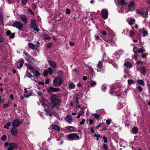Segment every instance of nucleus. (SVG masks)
<instances>
[{"instance_id":"c756f323","label":"nucleus","mask_w":150,"mask_h":150,"mask_svg":"<svg viewBox=\"0 0 150 150\" xmlns=\"http://www.w3.org/2000/svg\"><path fill=\"white\" fill-rule=\"evenodd\" d=\"M28 45L29 47L32 50H34L35 48V45L31 43H29Z\"/></svg>"},{"instance_id":"5701e85b","label":"nucleus","mask_w":150,"mask_h":150,"mask_svg":"<svg viewBox=\"0 0 150 150\" xmlns=\"http://www.w3.org/2000/svg\"><path fill=\"white\" fill-rule=\"evenodd\" d=\"M124 65L127 68H128L131 67H132V64L129 61H127L125 63Z\"/></svg>"},{"instance_id":"a878e982","label":"nucleus","mask_w":150,"mask_h":150,"mask_svg":"<svg viewBox=\"0 0 150 150\" xmlns=\"http://www.w3.org/2000/svg\"><path fill=\"white\" fill-rule=\"evenodd\" d=\"M138 131V128L136 127H134L132 129V132L134 134H137Z\"/></svg>"},{"instance_id":"72a5a7b5","label":"nucleus","mask_w":150,"mask_h":150,"mask_svg":"<svg viewBox=\"0 0 150 150\" xmlns=\"http://www.w3.org/2000/svg\"><path fill=\"white\" fill-rule=\"evenodd\" d=\"M89 68L90 69L91 71V77L92 78H93V76L95 75V73L94 72L93 69L91 67H89Z\"/></svg>"},{"instance_id":"3c124183","label":"nucleus","mask_w":150,"mask_h":150,"mask_svg":"<svg viewBox=\"0 0 150 150\" xmlns=\"http://www.w3.org/2000/svg\"><path fill=\"white\" fill-rule=\"evenodd\" d=\"M4 38L2 35H0V43L4 42Z\"/></svg>"},{"instance_id":"5fc2aeb1","label":"nucleus","mask_w":150,"mask_h":150,"mask_svg":"<svg viewBox=\"0 0 150 150\" xmlns=\"http://www.w3.org/2000/svg\"><path fill=\"white\" fill-rule=\"evenodd\" d=\"M111 122V121L109 119H108L106 121V123L107 125H109Z\"/></svg>"},{"instance_id":"e2e57ef3","label":"nucleus","mask_w":150,"mask_h":150,"mask_svg":"<svg viewBox=\"0 0 150 150\" xmlns=\"http://www.w3.org/2000/svg\"><path fill=\"white\" fill-rule=\"evenodd\" d=\"M95 39L96 40H98L100 39L99 36L98 35H95Z\"/></svg>"},{"instance_id":"ddd939ff","label":"nucleus","mask_w":150,"mask_h":150,"mask_svg":"<svg viewBox=\"0 0 150 150\" xmlns=\"http://www.w3.org/2000/svg\"><path fill=\"white\" fill-rule=\"evenodd\" d=\"M138 31L139 33H143V37H144L146 36L148 34L147 31L144 28L139 30Z\"/></svg>"},{"instance_id":"f03ea898","label":"nucleus","mask_w":150,"mask_h":150,"mask_svg":"<svg viewBox=\"0 0 150 150\" xmlns=\"http://www.w3.org/2000/svg\"><path fill=\"white\" fill-rule=\"evenodd\" d=\"M136 11L137 14H139V16H141L143 18H146L148 17V12L146 9L142 10L137 9Z\"/></svg>"},{"instance_id":"9b49d317","label":"nucleus","mask_w":150,"mask_h":150,"mask_svg":"<svg viewBox=\"0 0 150 150\" xmlns=\"http://www.w3.org/2000/svg\"><path fill=\"white\" fill-rule=\"evenodd\" d=\"M45 111L50 117H52V115L54 114L53 111L50 108V106L47 108H45Z\"/></svg>"},{"instance_id":"2eb2a0df","label":"nucleus","mask_w":150,"mask_h":150,"mask_svg":"<svg viewBox=\"0 0 150 150\" xmlns=\"http://www.w3.org/2000/svg\"><path fill=\"white\" fill-rule=\"evenodd\" d=\"M24 63V61L23 60L17 62L16 64L17 68L20 69L22 67Z\"/></svg>"},{"instance_id":"09e8293b","label":"nucleus","mask_w":150,"mask_h":150,"mask_svg":"<svg viewBox=\"0 0 150 150\" xmlns=\"http://www.w3.org/2000/svg\"><path fill=\"white\" fill-rule=\"evenodd\" d=\"M139 92H141L143 90V88L140 86H138L137 87Z\"/></svg>"},{"instance_id":"69168bd1","label":"nucleus","mask_w":150,"mask_h":150,"mask_svg":"<svg viewBox=\"0 0 150 150\" xmlns=\"http://www.w3.org/2000/svg\"><path fill=\"white\" fill-rule=\"evenodd\" d=\"M144 51V50L143 49L141 48L138 51V53H142Z\"/></svg>"},{"instance_id":"a18cd8bd","label":"nucleus","mask_w":150,"mask_h":150,"mask_svg":"<svg viewBox=\"0 0 150 150\" xmlns=\"http://www.w3.org/2000/svg\"><path fill=\"white\" fill-rule=\"evenodd\" d=\"M128 84L129 85H131L134 82V80L132 79H129L127 80Z\"/></svg>"},{"instance_id":"f3484780","label":"nucleus","mask_w":150,"mask_h":150,"mask_svg":"<svg viewBox=\"0 0 150 150\" xmlns=\"http://www.w3.org/2000/svg\"><path fill=\"white\" fill-rule=\"evenodd\" d=\"M21 21L24 22L25 24L27 23V18L26 15L25 14H22L21 16Z\"/></svg>"},{"instance_id":"dca6fc26","label":"nucleus","mask_w":150,"mask_h":150,"mask_svg":"<svg viewBox=\"0 0 150 150\" xmlns=\"http://www.w3.org/2000/svg\"><path fill=\"white\" fill-rule=\"evenodd\" d=\"M48 62L50 66L53 68L55 69L57 68V64L55 62L51 60H49Z\"/></svg>"},{"instance_id":"a19ab883","label":"nucleus","mask_w":150,"mask_h":150,"mask_svg":"<svg viewBox=\"0 0 150 150\" xmlns=\"http://www.w3.org/2000/svg\"><path fill=\"white\" fill-rule=\"evenodd\" d=\"M47 71H48V72L50 75L52 74L53 73L51 67H49Z\"/></svg>"},{"instance_id":"0eeeda50","label":"nucleus","mask_w":150,"mask_h":150,"mask_svg":"<svg viewBox=\"0 0 150 150\" xmlns=\"http://www.w3.org/2000/svg\"><path fill=\"white\" fill-rule=\"evenodd\" d=\"M30 25L32 28H33L34 30H35L37 32L39 31V28H37V25L36 23V21L35 19H32L31 23Z\"/></svg>"},{"instance_id":"7ed1b4c3","label":"nucleus","mask_w":150,"mask_h":150,"mask_svg":"<svg viewBox=\"0 0 150 150\" xmlns=\"http://www.w3.org/2000/svg\"><path fill=\"white\" fill-rule=\"evenodd\" d=\"M12 26L20 30H22L23 27V24L19 21H16L13 23Z\"/></svg>"},{"instance_id":"c03bdc74","label":"nucleus","mask_w":150,"mask_h":150,"mask_svg":"<svg viewBox=\"0 0 150 150\" xmlns=\"http://www.w3.org/2000/svg\"><path fill=\"white\" fill-rule=\"evenodd\" d=\"M129 32L130 33L129 35L130 37H132L134 36L135 33L134 32L132 31H129Z\"/></svg>"},{"instance_id":"7c9ffc66","label":"nucleus","mask_w":150,"mask_h":150,"mask_svg":"<svg viewBox=\"0 0 150 150\" xmlns=\"http://www.w3.org/2000/svg\"><path fill=\"white\" fill-rule=\"evenodd\" d=\"M103 66V63L101 61H99L98 62V63L97 64V67L99 69H102V67Z\"/></svg>"},{"instance_id":"ea45409f","label":"nucleus","mask_w":150,"mask_h":150,"mask_svg":"<svg viewBox=\"0 0 150 150\" xmlns=\"http://www.w3.org/2000/svg\"><path fill=\"white\" fill-rule=\"evenodd\" d=\"M34 76L35 77H37L38 76H40V74L38 71H36L35 72V74H33Z\"/></svg>"},{"instance_id":"4c0bfd02","label":"nucleus","mask_w":150,"mask_h":150,"mask_svg":"<svg viewBox=\"0 0 150 150\" xmlns=\"http://www.w3.org/2000/svg\"><path fill=\"white\" fill-rule=\"evenodd\" d=\"M133 51L134 52V54H137L138 52V48L136 46H134L133 48Z\"/></svg>"},{"instance_id":"c85d7f7f","label":"nucleus","mask_w":150,"mask_h":150,"mask_svg":"<svg viewBox=\"0 0 150 150\" xmlns=\"http://www.w3.org/2000/svg\"><path fill=\"white\" fill-rule=\"evenodd\" d=\"M25 64L27 65L26 67L28 69H30L33 71H34L35 69L31 65L27 64Z\"/></svg>"},{"instance_id":"b1692460","label":"nucleus","mask_w":150,"mask_h":150,"mask_svg":"<svg viewBox=\"0 0 150 150\" xmlns=\"http://www.w3.org/2000/svg\"><path fill=\"white\" fill-rule=\"evenodd\" d=\"M118 3L119 5L123 6L127 4V3L125 2V0H120L119 1Z\"/></svg>"},{"instance_id":"052dcab7","label":"nucleus","mask_w":150,"mask_h":150,"mask_svg":"<svg viewBox=\"0 0 150 150\" xmlns=\"http://www.w3.org/2000/svg\"><path fill=\"white\" fill-rule=\"evenodd\" d=\"M42 105L44 106V108H47V107H48L49 106L48 105H46L45 103H43L42 104Z\"/></svg>"},{"instance_id":"58836bf2","label":"nucleus","mask_w":150,"mask_h":150,"mask_svg":"<svg viewBox=\"0 0 150 150\" xmlns=\"http://www.w3.org/2000/svg\"><path fill=\"white\" fill-rule=\"evenodd\" d=\"M53 44L52 42H49L47 45L46 47L47 49L50 48L52 45Z\"/></svg>"},{"instance_id":"8fccbe9b","label":"nucleus","mask_w":150,"mask_h":150,"mask_svg":"<svg viewBox=\"0 0 150 150\" xmlns=\"http://www.w3.org/2000/svg\"><path fill=\"white\" fill-rule=\"evenodd\" d=\"M103 147L105 150H107L108 148L107 145L105 144L103 145Z\"/></svg>"},{"instance_id":"864d4df0","label":"nucleus","mask_w":150,"mask_h":150,"mask_svg":"<svg viewBox=\"0 0 150 150\" xmlns=\"http://www.w3.org/2000/svg\"><path fill=\"white\" fill-rule=\"evenodd\" d=\"M28 11L29 13H30L31 15H34V13L32 11V10L30 9H28Z\"/></svg>"},{"instance_id":"338daca9","label":"nucleus","mask_w":150,"mask_h":150,"mask_svg":"<svg viewBox=\"0 0 150 150\" xmlns=\"http://www.w3.org/2000/svg\"><path fill=\"white\" fill-rule=\"evenodd\" d=\"M0 21L1 23H2L3 21V17L1 15H0Z\"/></svg>"},{"instance_id":"39448f33","label":"nucleus","mask_w":150,"mask_h":150,"mask_svg":"<svg viewBox=\"0 0 150 150\" xmlns=\"http://www.w3.org/2000/svg\"><path fill=\"white\" fill-rule=\"evenodd\" d=\"M23 119L21 120L20 121L17 119H15L12 123V125L13 127H17L21 124L23 121Z\"/></svg>"},{"instance_id":"1a4fd4ad","label":"nucleus","mask_w":150,"mask_h":150,"mask_svg":"<svg viewBox=\"0 0 150 150\" xmlns=\"http://www.w3.org/2000/svg\"><path fill=\"white\" fill-rule=\"evenodd\" d=\"M115 40V38L113 36H110L108 39L107 38H105V40L110 43L114 44Z\"/></svg>"},{"instance_id":"79ce46f5","label":"nucleus","mask_w":150,"mask_h":150,"mask_svg":"<svg viewBox=\"0 0 150 150\" xmlns=\"http://www.w3.org/2000/svg\"><path fill=\"white\" fill-rule=\"evenodd\" d=\"M26 75L28 78H31L33 77V76L30 73H26L25 74Z\"/></svg>"},{"instance_id":"680f3d73","label":"nucleus","mask_w":150,"mask_h":150,"mask_svg":"<svg viewBox=\"0 0 150 150\" xmlns=\"http://www.w3.org/2000/svg\"><path fill=\"white\" fill-rule=\"evenodd\" d=\"M27 2V0H21V3L22 4L25 5Z\"/></svg>"},{"instance_id":"aec40b11","label":"nucleus","mask_w":150,"mask_h":150,"mask_svg":"<svg viewBox=\"0 0 150 150\" xmlns=\"http://www.w3.org/2000/svg\"><path fill=\"white\" fill-rule=\"evenodd\" d=\"M10 148L13 149H17L18 147V145L17 144L15 143H9Z\"/></svg>"},{"instance_id":"412c9836","label":"nucleus","mask_w":150,"mask_h":150,"mask_svg":"<svg viewBox=\"0 0 150 150\" xmlns=\"http://www.w3.org/2000/svg\"><path fill=\"white\" fill-rule=\"evenodd\" d=\"M37 94L39 96L41 97V98L43 101L45 100L47 102V100L45 99L43 96L44 95V93L43 92L41 91H39L38 92Z\"/></svg>"},{"instance_id":"6ab92c4d","label":"nucleus","mask_w":150,"mask_h":150,"mask_svg":"<svg viewBox=\"0 0 150 150\" xmlns=\"http://www.w3.org/2000/svg\"><path fill=\"white\" fill-rule=\"evenodd\" d=\"M66 120L68 123L69 124L71 123L72 122V119L71 115H67L65 118Z\"/></svg>"},{"instance_id":"393cba45","label":"nucleus","mask_w":150,"mask_h":150,"mask_svg":"<svg viewBox=\"0 0 150 150\" xmlns=\"http://www.w3.org/2000/svg\"><path fill=\"white\" fill-rule=\"evenodd\" d=\"M42 37L45 40H50L51 39V38L47 34H44L42 35Z\"/></svg>"},{"instance_id":"423d86ee","label":"nucleus","mask_w":150,"mask_h":150,"mask_svg":"<svg viewBox=\"0 0 150 150\" xmlns=\"http://www.w3.org/2000/svg\"><path fill=\"white\" fill-rule=\"evenodd\" d=\"M68 138L71 140H76V139H79V137L77 135L76 133H71L68 135Z\"/></svg>"},{"instance_id":"f8f14e48","label":"nucleus","mask_w":150,"mask_h":150,"mask_svg":"<svg viewBox=\"0 0 150 150\" xmlns=\"http://www.w3.org/2000/svg\"><path fill=\"white\" fill-rule=\"evenodd\" d=\"M6 35L8 36H9V38L11 39H13L14 38L15 34L14 33H11L10 30H7L6 33Z\"/></svg>"},{"instance_id":"e433bc0d","label":"nucleus","mask_w":150,"mask_h":150,"mask_svg":"<svg viewBox=\"0 0 150 150\" xmlns=\"http://www.w3.org/2000/svg\"><path fill=\"white\" fill-rule=\"evenodd\" d=\"M90 81H91V82L90 83V85L91 87H93L94 85H96V82L95 81L92 80L91 78Z\"/></svg>"},{"instance_id":"9d476101","label":"nucleus","mask_w":150,"mask_h":150,"mask_svg":"<svg viewBox=\"0 0 150 150\" xmlns=\"http://www.w3.org/2000/svg\"><path fill=\"white\" fill-rule=\"evenodd\" d=\"M60 91V89L58 88H54L52 86H50L47 89V91L50 93H51L52 92H57Z\"/></svg>"},{"instance_id":"774afa93","label":"nucleus","mask_w":150,"mask_h":150,"mask_svg":"<svg viewBox=\"0 0 150 150\" xmlns=\"http://www.w3.org/2000/svg\"><path fill=\"white\" fill-rule=\"evenodd\" d=\"M89 124L90 125H91L93 123L94 121L92 119H89Z\"/></svg>"},{"instance_id":"bb28decb","label":"nucleus","mask_w":150,"mask_h":150,"mask_svg":"<svg viewBox=\"0 0 150 150\" xmlns=\"http://www.w3.org/2000/svg\"><path fill=\"white\" fill-rule=\"evenodd\" d=\"M135 5L133 1H131L128 6L129 10L131 11L130 9L131 7L134 8L135 7Z\"/></svg>"},{"instance_id":"473e14b6","label":"nucleus","mask_w":150,"mask_h":150,"mask_svg":"<svg viewBox=\"0 0 150 150\" xmlns=\"http://www.w3.org/2000/svg\"><path fill=\"white\" fill-rule=\"evenodd\" d=\"M66 128L67 129L69 130L71 132L74 131V127L71 126H69L66 127Z\"/></svg>"},{"instance_id":"f704fd0d","label":"nucleus","mask_w":150,"mask_h":150,"mask_svg":"<svg viewBox=\"0 0 150 150\" xmlns=\"http://www.w3.org/2000/svg\"><path fill=\"white\" fill-rule=\"evenodd\" d=\"M92 116H94V117L97 120H99L100 119V116L99 115L96 113L92 114Z\"/></svg>"},{"instance_id":"4be33fe9","label":"nucleus","mask_w":150,"mask_h":150,"mask_svg":"<svg viewBox=\"0 0 150 150\" xmlns=\"http://www.w3.org/2000/svg\"><path fill=\"white\" fill-rule=\"evenodd\" d=\"M140 71L141 72V73L143 74L144 75L146 74V69L144 67H142L140 68Z\"/></svg>"},{"instance_id":"f257e3e1","label":"nucleus","mask_w":150,"mask_h":150,"mask_svg":"<svg viewBox=\"0 0 150 150\" xmlns=\"http://www.w3.org/2000/svg\"><path fill=\"white\" fill-rule=\"evenodd\" d=\"M50 99L51 103L50 105L51 108L52 109L55 108H59V107L60 104L62 103L61 99L54 94L51 95Z\"/></svg>"},{"instance_id":"c9c22d12","label":"nucleus","mask_w":150,"mask_h":150,"mask_svg":"<svg viewBox=\"0 0 150 150\" xmlns=\"http://www.w3.org/2000/svg\"><path fill=\"white\" fill-rule=\"evenodd\" d=\"M75 85L72 82H71L69 85V88L71 89H73L75 87Z\"/></svg>"},{"instance_id":"2f4dec72","label":"nucleus","mask_w":150,"mask_h":150,"mask_svg":"<svg viewBox=\"0 0 150 150\" xmlns=\"http://www.w3.org/2000/svg\"><path fill=\"white\" fill-rule=\"evenodd\" d=\"M137 82L142 85H144L145 84L144 81L143 80L138 79Z\"/></svg>"},{"instance_id":"bf43d9fd","label":"nucleus","mask_w":150,"mask_h":150,"mask_svg":"<svg viewBox=\"0 0 150 150\" xmlns=\"http://www.w3.org/2000/svg\"><path fill=\"white\" fill-rule=\"evenodd\" d=\"M147 84L148 87V90L149 91V93H150V84L149 82H148Z\"/></svg>"},{"instance_id":"49530a36","label":"nucleus","mask_w":150,"mask_h":150,"mask_svg":"<svg viewBox=\"0 0 150 150\" xmlns=\"http://www.w3.org/2000/svg\"><path fill=\"white\" fill-rule=\"evenodd\" d=\"M48 71L47 70H45L43 72V76H48Z\"/></svg>"},{"instance_id":"a211bd4d","label":"nucleus","mask_w":150,"mask_h":150,"mask_svg":"<svg viewBox=\"0 0 150 150\" xmlns=\"http://www.w3.org/2000/svg\"><path fill=\"white\" fill-rule=\"evenodd\" d=\"M11 134L14 136L17 135L18 133V130L16 127H13L11 129Z\"/></svg>"},{"instance_id":"de8ad7c7","label":"nucleus","mask_w":150,"mask_h":150,"mask_svg":"<svg viewBox=\"0 0 150 150\" xmlns=\"http://www.w3.org/2000/svg\"><path fill=\"white\" fill-rule=\"evenodd\" d=\"M7 137L6 135H3L1 137V139L2 141H4L6 139Z\"/></svg>"},{"instance_id":"4d7b16f0","label":"nucleus","mask_w":150,"mask_h":150,"mask_svg":"<svg viewBox=\"0 0 150 150\" xmlns=\"http://www.w3.org/2000/svg\"><path fill=\"white\" fill-rule=\"evenodd\" d=\"M148 54V53H145L142 54V58H145L147 55Z\"/></svg>"},{"instance_id":"cd10ccee","label":"nucleus","mask_w":150,"mask_h":150,"mask_svg":"<svg viewBox=\"0 0 150 150\" xmlns=\"http://www.w3.org/2000/svg\"><path fill=\"white\" fill-rule=\"evenodd\" d=\"M52 128L53 129L57 130V131H59L60 130L59 127L56 125H52Z\"/></svg>"},{"instance_id":"6e6552de","label":"nucleus","mask_w":150,"mask_h":150,"mask_svg":"<svg viewBox=\"0 0 150 150\" xmlns=\"http://www.w3.org/2000/svg\"><path fill=\"white\" fill-rule=\"evenodd\" d=\"M108 11L106 9H103L101 11L102 18L104 19H106L108 16Z\"/></svg>"},{"instance_id":"4468645a","label":"nucleus","mask_w":150,"mask_h":150,"mask_svg":"<svg viewBox=\"0 0 150 150\" xmlns=\"http://www.w3.org/2000/svg\"><path fill=\"white\" fill-rule=\"evenodd\" d=\"M110 93L111 95L117 96L119 98V95H120V92L116 91H114L112 89L111 90H110Z\"/></svg>"},{"instance_id":"0e129e2a","label":"nucleus","mask_w":150,"mask_h":150,"mask_svg":"<svg viewBox=\"0 0 150 150\" xmlns=\"http://www.w3.org/2000/svg\"><path fill=\"white\" fill-rule=\"evenodd\" d=\"M71 13L69 9L67 8L66 9V13L67 14H70Z\"/></svg>"},{"instance_id":"603ef678","label":"nucleus","mask_w":150,"mask_h":150,"mask_svg":"<svg viewBox=\"0 0 150 150\" xmlns=\"http://www.w3.org/2000/svg\"><path fill=\"white\" fill-rule=\"evenodd\" d=\"M103 139H104V142L105 143H106L108 142L107 138L105 136H103Z\"/></svg>"},{"instance_id":"37998d69","label":"nucleus","mask_w":150,"mask_h":150,"mask_svg":"<svg viewBox=\"0 0 150 150\" xmlns=\"http://www.w3.org/2000/svg\"><path fill=\"white\" fill-rule=\"evenodd\" d=\"M135 22V20L134 19H131L129 22V24L132 25H133Z\"/></svg>"},{"instance_id":"6e6d98bb","label":"nucleus","mask_w":150,"mask_h":150,"mask_svg":"<svg viewBox=\"0 0 150 150\" xmlns=\"http://www.w3.org/2000/svg\"><path fill=\"white\" fill-rule=\"evenodd\" d=\"M9 105V103H6V104H3V107L4 108H5L8 107V106Z\"/></svg>"},{"instance_id":"13d9d810","label":"nucleus","mask_w":150,"mask_h":150,"mask_svg":"<svg viewBox=\"0 0 150 150\" xmlns=\"http://www.w3.org/2000/svg\"><path fill=\"white\" fill-rule=\"evenodd\" d=\"M85 120L84 119H82L81 122H79V124L81 125H83L85 122Z\"/></svg>"},{"instance_id":"20e7f679","label":"nucleus","mask_w":150,"mask_h":150,"mask_svg":"<svg viewBox=\"0 0 150 150\" xmlns=\"http://www.w3.org/2000/svg\"><path fill=\"white\" fill-rule=\"evenodd\" d=\"M63 83V80L60 77H57L54 79L53 81V83L56 86H59Z\"/></svg>"}]
</instances>
